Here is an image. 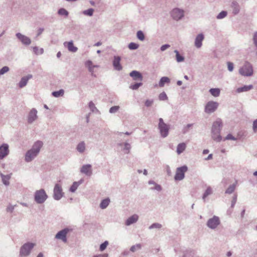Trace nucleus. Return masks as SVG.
I'll return each instance as SVG.
<instances>
[{
    "label": "nucleus",
    "mask_w": 257,
    "mask_h": 257,
    "mask_svg": "<svg viewBox=\"0 0 257 257\" xmlns=\"http://www.w3.org/2000/svg\"><path fill=\"white\" fill-rule=\"evenodd\" d=\"M225 140L235 141L236 140V138L233 137L231 134H229L227 135V136L225 137Z\"/></svg>",
    "instance_id": "55"
},
{
    "label": "nucleus",
    "mask_w": 257,
    "mask_h": 257,
    "mask_svg": "<svg viewBox=\"0 0 257 257\" xmlns=\"http://www.w3.org/2000/svg\"><path fill=\"white\" fill-rule=\"evenodd\" d=\"M9 146L7 144L4 143L0 146V160H3L9 154Z\"/></svg>",
    "instance_id": "13"
},
{
    "label": "nucleus",
    "mask_w": 257,
    "mask_h": 257,
    "mask_svg": "<svg viewBox=\"0 0 257 257\" xmlns=\"http://www.w3.org/2000/svg\"><path fill=\"white\" fill-rule=\"evenodd\" d=\"M158 128L160 130V133L163 138H166L169 134L170 130L169 125L164 122L162 118L159 119Z\"/></svg>",
    "instance_id": "4"
},
{
    "label": "nucleus",
    "mask_w": 257,
    "mask_h": 257,
    "mask_svg": "<svg viewBox=\"0 0 257 257\" xmlns=\"http://www.w3.org/2000/svg\"><path fill=\"white\" fill-rule=\"evenodd\" d=\"M47 198L48 196L43 189L37 190L35 193L34 199L38 204L43 203Z\"/></svg>",
    "instance_id": "6"
},
{
    "label": "nucleus",
    "mask_w": 257,
    "mask_h": 257,
    "mask_svg": "<svg viewBox=\"0 0 257 257\" xmlns=\"http://www.w3.org/2000/svg\"><path fill=\"white\" fill-rule=\"evenodd\" d=\"M58 14L59 15H61V16H64L65 17H67L68 16V14H69V13L68 12L65 10V9L64 8H61L58 11Z\"/></svg>",
    "instance_id": "38"
},
{
    "label": "nucleus",
    "mask_w": 257,
    "mask_h": 257,
    "mask_svg": "<svg viewBox=\"0 0 257 257\" xmlns=\"http://www.w3.org/2000/svg\"><path fill=\"white\" fill-rule=\"evenodd\" d=\"M96 257H107V254H102L95 255Z\"/></svg>",
    "instance_id": "64"
},
{
    "label": "nucleus",
    "mask_w": 257,
    "mask_h": 257,
    "mask_svg": "<svg viewBox=\"0 0 257 257\" xmlns=\"http://www.w3.org/2000/svg\"><path fill=\"white\" fill-rule=\"evenodd\" d=\"M38 118L37 110L35 108H32L29 113L28 116V122L32 123Z\"/></svg>",
    "instance_id": "17"
},
{
    "label": "nucleus",
    "mask_w": 257,
    "mask_h": 257,
    "mask_svg": "<svg viewBox=\"0 0 257 257\" xmlns=\"http://www.w3.org/2000/svg\"><path fill=\"white\" fill-rule=\"evenodd\" d=\"M139 44L134 42L130 43L128 45V48L130 50H136L139 48Z\"/></svg>",
    "instance_id": "41"
},
{
    "label": "nucleus",
    "mask_w": 257,
    "mask_h": 257,
    "mask_svg": "<svg viewBox=\"0 0 257 257\" xmlns=\"http://www.w3.org/2000/svg\"><path fill=\"white\" fill-rule=\"evenodd\" d=\"M252 129L254 132H257V119L253 121Z\"/></svg>",
    "instance_id": "56"
},
{
    "label": "nucleus",
    "mask_w": 257,
    "mask_h": 257,
    "mask_svg": "<svg viewBox=\"0 0 257 257\" xmlns=\"http://www.w3.org/2000/svg\"><path fill=\"white\" fill-rule=\"evenodd\" d=\"M131 145L128 143H125L124 144V148L123 150L125 154H128L131 149Z\"/></svg>",
    "instance_id": "42"
},
{
    "label": "nucleus",
    "mask_w": 257,
    "mask_h": 257,
    "mask_svg": "<svg viewBox=\"0 0 257 257\" xmlns=\"http://www.w3.org/2000/svg\"><path fill=\"white\" fill-rule=\"evenodd\" d=\"M108 244V242L107 241H105L104 242L101 243L99 247V249L100 251H103L107 247Z\"/></svg>",
    "instance_id": "49"
},
{
    "label": "nucleus",
    "mask_w": 257,
    "mask_h": 257,
    "mask_svg": "<svg viewBox=\"0 0 257 257\" xmlns=\"http://www.w3.org/2000/svg\"><path fill=\"white\" fill-rule=\"evenodd\" d=\"M222 126V122L220 118L213 123L211 128V135L212 138L215 141L219 142L222 140V137L220 136V131Z\"/></svg>",
    "instance_id": "2"
},
{
    "label": "nucleus",
    "mask_w": 257,
    "mask_h": 257,
    "mask_svg": "<svg viewBox=\"0 0 257 257\" xmlns=\"http://www.w3.org/2000/svg\"><path fill=\"white\" fill-rule=\"evenodd\" d=\"M121 57L119 56H114L112 61V65L114 69L117 71H120L122 69V66L120 64Z\"/></svg>",
    "instance_id": "16"
},
{
    "label": "nucleus",
    "mask_w": 257,
    "mask_h": 257,
    "mask_svg": "<svg viewBox=\"0 0 257 257\" xmlns=\"http://www.w3.org/2000/svg\"><path fill=\"white\" fill-rule=\"evenodd\" d=\"M231 8L232 11V13L234 15L238 14L240 11V6L239 4L236 1H233L231 3Z\"/></svg>",
    "instance_id": "22"
},
{
    "label": "nucleus",
    "mask_w": 257,
    "mask_h": 257,
    "mask_svg": "<svg viewBox=\"0 0 257 257\" xmlns=\"http://www.w3.org/2000/svg\"><path fill=\"white\" fill-rule=\"evenodd\" d=\"M154 187H151V190H156L158 191H160L162 190V187L161 185L156 183L155 185H154Z\"/></svg>",
    "instance_id": "51"
},
{
    "label": "nucleus",
    "mask_w": 257,
    "mask_h": 257,
    "mask_svg": "<svg viewBox=\"0 0 257 257\" xmlns=\"http://www.w3.org/2000/svg\"><path fill=\"white\" fill-rule=\"evenodd\" d=\"M35 245V243L30 242H28L24 244L21 247L20 255L21 256H26L29 255Z\"/></svg>",
    "instance_id": "5"
},
{
    "label": "nucleus",
    "mask_w": 257,
    "mask_h": 257,
    "mask_svg": "<svg viewBox=\"0 0 257 257\" xmlns=\"http://www.w3.org/2000/svg\"><path fill=\"white\" fill-rule=\"evenodd\" d=\"M239 73L244 76H251L253 74L252 65L248 62H245L243 66L239 69Z\"/></svg>",
    "instance_id": "3"
},
{
    "label": "nucleus",
    "mask_w": 257,
    "mask_h": 257,
    "mask_svg": "<svg viewBox=\"0 0 257 257\" xmlns=\"http://www.w3.org/2000/svg\"><path fill=\"white\" fill-rule=\"evenodd\" d=\"M166 171H167V174L169 176L171 175V174H172L170 168L169 166H167V167H166Z\"/></svg>",
    "instance_id": "62"
},
{
    "label": "nucleus",
    "mask_w": 257,
    "mask_h": 257,
    "mask_svg": "<svg viewBox=\"0 0 257 257\" xmlns=\"http://www.w3.org/2000/svg\"><path fill=\"white\" fill-rule=\"evenodd\" d=\"M237 201V195H234L231 201V207L233 208Z\"/></svg>",
    "instance_id": "53"
},
{
    "label": "nucleus",
    "mask_w": 257,
    "mask_h": 257,
    "mask_svg": "<svg viewBox=\"0 0 257 257\" xmlns=\"http://www.w3.org/2000/svg\"><path fill=\"white\" fill-rule=\"evenodd\" d=\"M80 172L87 176H91L92 174L91 165L86 164L83 165L80 169Z\"/></svg>",
    "instance_id": "15"
},
{
    "label": "nucleus",
    "mask_w": 257,
    "mask_h": 257,
    "mask_svg": "<svg viewBox=\"0 0 257 257\" xmlns=\"http://www.w3.org/2000/svg\"><path fill=\"white\" fill-rule=\"evenodd\" d=\"M64 91L63 89H60L58 91H53L52 92V95L55 97H58L62 96L64 94Z\"/></svg>",
    "instance_id": "36"
},
{
    "label": "nucleus",
    "mask_w": 257,
    "mask_h": 257,
    "mask_svg": "<svg viewBox=\"0 0 257 257\" xmlns=\"http://www.w3.org/2000/svg\"><path fill=\"white\" fill-rule=\"evenodd\" d=\"M43 31H44L43 28H39V29L38 30L37 36H39V35H40L42 34V33L43 32Z\"/></svg>",
    "instance_id": "63"
},
{
    "label": "nucleus",
    "mask_w": 257,
    "mask_h": 257,
    "mask_svg": "<svg viewBox=\"0 0 257 257\" xmlns=\"http://www.w3.org/2000/svg\"><path fill=\"white\" fill-rule=\"evenodd\" d=\"M252 88H253V86L252 85H244L242 87L238 88L236 89V91L238 93H240V92H242L248 91Z\"/></svg>",
    "instance_id": "25"
},
{
    "label": "nucleus",
    "mask_w": 257,
    "mask_h": 257,
    "mask_svg": "<svg viewBox=\"0 0 257 257\" xmlns=\"http://www.w3.org/2000/svg\"><path fill=\"white\" fill-rule=\"evenodd\" d=\"M67 44V48H68V50H69V51L74 53L77 51L78 48L74 46L73 41H71L68 42Z\"/></svg>",
    "instance_id": "29"
},
{
    "label": "nucleus",
    "mask_w": 257,
    "mask_h": 257,
    "mask_svg": "<svg viewBox=\"0 0 257 257\" xmlns=\"http://www.w3.org/2000/svg\"><path fill=\"white\" fill-rule=\"evenodd\" d=\"M210 93L214 97H217L219 95L220 93V90L219 88H211L209 90Z\"/></svg>",
    "instance_id": "31"
},
{
    "label": "nucleus",
    "mask_w": 257,
    "mask_h": 257,
    "mask_svg": "<svg viewBox=\"0 0 257 257\" xmlns=\"http://www.w3.org/2000/svg\"><path fill=\"white\" fill-rule=\"evenodd\" d=\"M227 68L229 71L232 72L233 70L234 65L233 63L230 62H227Z\"/></svg>",
    "instance_id": "50"
},
{
    "label": "nucleus",
    "mask_w": 257,
    "mask_h": 257,
    "mask_svg": "<svg viewBox=\"0 0 257 257\" xmlns=\"http://www.w3.org/2000/svg\"><path fill=\"white\" fill-rule=\"evenodd\" d=\"M227 13L226 11H222L216 16L217 19H222L226 17Z\"/></svg>",
    "instance_id": "40"
},
{
    "label": "nucleus",
    "mask_w": 257,
    "mask_h": 257,
    "mask_svg": "<svg viewBox=\"0 0 257 257\" xmlns=\"http://www.w3.org/2000/svg\"><path fill=\"white\" fill-rule=\"evenodd\" d=\"M109 202L110 199L109 198L103 199L100 203V207L103 209L106 208L108 206Z\"/></svg>",
    "instance_id": "30"
},
{
    "label": "nucleus",
    "mask_w": 257,
    "mask_h": 257,
    "mask_svg": "<svg viewBox=\"0 0 257 257\" xmlns=\"http://www.w3.org/2000/svg\"><path fill=\"white\" fill-rule=\"evenodd\" d=\"M204 39V35L202 33L199 34L195 39L194 45L197 48H200L202 45V41Z\"/></svg>",
    "instance_id": "18"
},
{
    "label": "nucleus",
    "mask_w": 257,
    "mask_h": 257,
    "mask_svg": "<svg viewBox=\"0 0 257 257\" xmlns=\"http://www.w3.org/2000/svg\"><path fill=\"white\" fill-rule=\"evenodd\" d=\"M220 223L219 218L216 216H213L212 218H210L207 222V226L212 229H215Z\"/></svg>",
    "instance_id": "9"
},
{
    "label": "nucleus",
    "mask_w": 257,
    "mask_h": 257,
    "mask_svg": "<svg viewBox=\"0 0 257 257\" xmlns=\"http://www.w3.org/2000/svg\"><path fill=\"white\" fill-rule=\"evenodd\" d=\"M218 103L217 102L210 101L207 102L205 107V112L207 113H211L214 112L218 106Z\"/></svg>",
    "instance_id": "10"
},
{
    "label": "nucleus",
    "mask_w": 257,
    "mask_h": 257,
    "mask_svg": "<svg viewBox=\"0 0 257 257\" xmlns=\"http://www.w3.org/2000/svg\"><path fill=\"white\" fill-rule=\"evenodd\" d=\"M170 47V45H169V44H165V45H162L161 47L160 50H161V51H164L165 50H166V49L169 48Z\"/></svg>",
    "instance_id": "58"
},
{
    "label": "nucleus",
    "mask_w": 257,
    "mask_h": 257,
    "mask_svg": "<svg viewBox=\"0 0 257 257\" xmlns=\"http://www.w3.org/2000/svg\"><path fill=\"white\" fill-rule=\"evenodd\" d=\"M130 76L133 78L134 80H139L142 81L143 79V75L141 72L137 70H133L130 73Z\"/></svg>",
    "instance_id": "19"
},
{
    "label": "nucleus",
    "mask_w": 257,
    "mask_h": 257,
    "mask_svg": "<svg viewBox=\"0 0 257 257\" xmlns=\"http://www.w3.org/2000/svg\"><path fill=\"white\" fill-rule=\"evenodd\" d=\"M170 83V79L169 77L164 76L162 77L159 82V85L160 87L164 86L165 83L169 84Z\"/></svg>",
    "instance_id": "26"
},
{
    "label": "nucleus",
    "mask_w": 257,
    "mask_h": 257,
    "mask_svg": "<svg viewBox=\"0 0 257 257\" xmlns=\"http://www.w3.org/2000/svg\"><path fill=\"white\" fill-rule=\"evenodd\" d=\"M89 107L90 109L92 110V111H94V109H96V108L95 106V105L92 101L89 102Z\"/></svg>",
    "instance_id": "57"
},
{
    "label": "nucleus",
    "mask_w": 257,
    "mask_h": 257,
    "mask_svg": "<svg viewBox=\"0 0 257 257\" xmlns=\"http://www.w3.org/2000/svg\"><path fill=\"white\" fill-rule=\"evenodd\" d=\"M141 247H142L141 244L140 243H138V244H137L136 245L132 246L130 248V250L132 252H135L136 251L137 249H141Z\"/></svg>",
    "instance_id": "45"
},
{
    "label": "nucleus",
    "mask_w": 257,
    "mask_h": 257,
    "mask_svg": "<svg viewBox=\"0 0 257 257\" xmlns=\"http://www.w3.org/2000/svg\"><path fill=\"white\" fill-rule=\"evenodd\" d=\"M253 40L254 44H255V46L257 48V32L254 33Z\"/></svg>",
    "instance_id": "61"
},
{
    "label": "nucleus",
    "mask_w": 257,
    "mask_h": 257,
    "mask_svg": "<svg viewBox=\"0 0 257 257\" xmlns=\"http://www.w3.org/2000/svg\"><path fill=\"white\" fill-rule=\"evenodd\" d=\"M85 144L83 141L80 142L76 147L77 151L80 153H84L85 150Z\"/></svg>",
    "instance_id": "27"
},
{
    "label": "nucleus",
    "mask_w": 257,
    "mask_h": 257,
    "mask_svg": "<svg viewBox=\"0 0 257 257\" xmlns=\"http://www.w3.org/2000/svg\"><path fill=\"white\" fill-rule=\"evenodd\" d=\"M154 102V101L153 99H147L146 101H145V105L147 106V107H150V106H151L153 104Z\"/></svg>",
    "instance_id": "54"
},
{
    "label": "nucleus",
    "mask_w": 257,
    "mask_h": 257,
    "mask_svg": "<svg viewBox=\"0 0 257 257\" xmlns=\"http://www.w3.org/2000/svg\"><path fill=\"white\" fill-rule=\"evenodd\" d=\"M119 108V106H113L110 108L109 112L110 113H114L116 112Z\"/></svg>",
    "instance_id": "47"
},
{
    "label": "nucleus",
    "mask_w": 257,
    "mask_h": 257,
    "mask_svg": "<svg viewBox=\"0 0 257 257\" xmlns=\"http://www.w3.org/2000/svg\"><path fill=\"white\" fill-rule=\"evenodd\" d=\"M143 85V83L142 82H138L134 84L131 85L130 86V88L133 90H137L140 86Z\"/></svg>",
    "instance_id": "39"
},
{
    "label": "nucleus",
    "mask_w": 257,
    "mask_h": 257,
    "mask_svg": "<svg viewBox=\"0 0 257 257\" xmlns=\"http://www.w3.org/2000/svg\"><path fill=\"white\" fill-rule=\"evenodd\" d=\"M16 36L23 45L28 46L31 44V40L27 36L20 33H17Z\"/></svg>",
    "instance_id": "14"
},
{
    "label": "nucleus",
    "mask_w": 257,
    "mask_h": 257,
    "mask_svg": "<svg viewBox=\"0 0 257 257\" xmlns=\"http://www.w3.org/2000/svg\"><path fill=\"white\" fill-rule=\"evenodd\" d=\"M10 69L8 66H4L0 69V76L4 74L5 73L8 72L9 71Z\"/></svg>",
    "instance_id": "48"
},
{
    "label": "nucleus",
    "mask_w": 257,
    "mask_h": 257,
    "mask_svg": "<svg viewBox=\"0 0 257 257\" xmlns=\"http://www.w3.org/2000/svg\"><path fill=\"white\" fill-rule=\"evenodd\" d=\"M212 194V188L209 186L207 187L205 192L204 193L202 198L205 201V199L209 195Z\"/></svg>",
    "instance_id": "32"
},
{
    "label": "nucleus",
    "mask_w": 257,
    "mask_h": 257,
    "mask_svg": "<svg viewBox=\"0 0 257 257\" xmlns=\"http://www.w3.org/2000/svg\"><path fill=\"white\" fill-rule=\"evenodd\" d=\"M2 178V182L6 186H8L10 184L9 180L11 178V175H5L3 173L0 174Z\"/></svg>",
    "instance_id": "24"
},
{
    "label": "nucleus",
    "mask_w": 257,
    "mask_h": 257,
    "mask_svg": "<svg viewBox=\"0 0 257 257\" xmlns=\"http://www.w3.org/2000/svg\"><path fill=\"white\" fill-rule=\"evenodd\" d=\"M236 183L230 185L225 191V193L229 194L232 193L235 190L236 187Z\"/></svg>",
    "instance_id": "33"
},
{
    "label": "nucleus",
    "mask_w": 257,
    "mask_h": 257,
    "mask_svg": "<svg viewBox=\"0 0 257 257\" xmlns=\"http://www.w3.org/2000/svg\"><path fill=\"white\" fill-rule=\"evenodd\" d=\"M94 12V10L92 8H90L87 10L84 11L83 13L85 15L92 16Z\"/></svg>",
    "instance_id": "44"
},
{
    "label": "nucleus",
    "mask_w": 257,
    "mask_h": 257,
    "mask_svg": "<svg viewBox=\"0 0 257 257\" xmlns=\"http://www.w3.org/2000/svg\"><path fill=\"white\" fill-rule=\"evenodd\" d=\"M193 125L192 123L188 124L183 130V133L186 134L188 132V129Z\"/></svg>",
    "instance_id": "52"
},
{
    "label": "nucleus",
    "mask_w": 257,
    "mask_h": 257,
    "mask_svg": "<svg viewBox=\"0 0 257 257\" xmlns=\"http://www.w3.org/2000/svg\"><path fill=\"white\" fill-rule=\"evenodd\" d=\"M70 229L68 228H65L58 231L55 235V238L56 239L61 240L63 242L66 243L67 241V234L70 231Z\"/></svg>",
    "instance_id": "8"
},
{
    "label": "nucleus",
    "mask_w": 257,
    "mask_h": 257,
    "mask_svg": "<svg viewBox=\"0 0 257 257\" xmlns=\"http://www.w3.org/2000/svg\"><path fill=\"white\" fill-rule=\"evenodd\" d=\"M171 14L174 20L178 21L184 17V11L178 8H175L172 11Z\"/></svg>",
    "instance_id": "12"
},
{
    "label": "nucleus",
    "mask_w": 257,
    "mask_h": 257,
    "mask_svg": "<svg viewBox=\"0 0 257 257\" xmlns=\"http://www.w3.org/2000/svg\"><path fill=\"white\" fill-rule=\"evenodd\" d=\"M33 52L36 55L42 54L44 53V49L43 48L39 49L38 47L35 46L32 47Z\"/></svg>",
    "instance_id": "37"
},
{
    "label": "nucleus",
    "mask_w": 257,
    "mask_h": 257,
    "mask_svg": "<svg viewBox=\"0 0 257 257\" xmlns=\"http://www.w3.org/2000/svg\"><path fill=\"white\" fill-rule=\"evenodd\" d=\"M162 227V225L159 223H154L149 227L150 229L154 228L160 229Z\"/></svg>",
    "instance_id": "43"
},
{
    "label": "nucleus",
    "mask_w": 257,
    "mask_h": 257,
    "mask_svg": "<svg viewBox=\"0 0 257 257\" xmlns=\"http://www.w3.org/2000/svg\"><path fill=\"white\" fill-rule=\"evenodd\" d=\"M139 219V216L137 214H134L128 217L125 221V225L127 226L131 225V224L136 223Z\"/></svg>",
    "instance_id": "21"
},
{
    "label": "nucleus",
    "mask_w": 257,
    "mask_h": 257,
    "mask_svg": "<svg viewBox=\"0 0 257 257\" xmlns=\"http://www.w3.org/2000/svg\"><path fill=\"white\" fill-rule=\"evenodd\" d=\"M63 196L61 186L56 184L53 190V198L56 200H59Z\"/></svg>",
    "instance_id": "11"
},
{
    "label": "nucleus",
    "mask_w": 257,
    "mask_h": 257,
    "mask_svg": "<svg viewBox=\"0 0 257 257\" xmlns=\"http://www.w3.org/2000/svg\"><path fill=\"white\" fill-rule=\"evenodd\" d=\"M85 65L86 67L89 68L91 67L92 66H93L92 62L91 60H87L86 61Z\"/></svg>",
    "instance_id": "59"
},
{
    "label": "nucleus",
    "mask_w": 257,
    "mask_h": 257,
    "mask_svg": "<svg viewBox=\"0 0 257 257\" xmlns=\"http://www.w3.org/2000/svg\"><path fill=\"white\" fill-rule=\"evenodd\" d=\"M174 52L176 53V61L178 62H181L184 61L185 59L184 57L179 54V51L178 50H175L174 51Z\"/></svg>",
    "instance_id": "34"
},
{
    "label": "nucleus",
    "mask_w": 257,
    "mask_h": 257,
    "mask_svg": "<svg viewBox=\"0 0 257 257\" xmlns=\"http://www.w3.org/2000/svg\"><path fill=\"white\" fill-rule=\"evenodd\" d=\"M83 182V180L82 179H81L78 182H73V184L71 185L69 189V191L71 192H74L78 186L82 183Z\"/></svg>",
    "instance_id": "23"
},
{
    "label": "nucleus",
    "mask_w": 257,
    "mask_h": 257,
    "mask_svg": "<svg viewBox=\"0 0 257 257\" xmlns=\"http://www.w3.org/2000/svg\"><path fill=\"white\" fill-rule=\"evenodd\" d=\"M137 37L139 40H140L141 41H143L145 39V35H144L143 32L141 30L138 31L137 32Z\"/></svg>",
    "instance_id": "35"
},
{
    "label": "nucleus",
    "mask_w": 257,
    "mask_h": 257,
    "mask_svg": "<svg viewBox=\"0 0 257 257\" xmlns=\"http://www.w3.org/2000/svg\"><path fill=\"white\" fill-rule=\"evenodd\" d=\"M159 99L160 100H166L168 99V97L166 93L165 92H163L159 94Z\"/></svg>",
    "instance_id": "46"
},
{
    "label": "nucleus",
    "mask_w": 257,
    "mask_h": 257,
    "mask_svg": "<svg viewBox=\"0 0 257 257\" xmlns=\"http://www.w3.org/2000/svg\"><path fill=\"white\" fill-rule=\"evenodd\" d=\"M43 143L41 141H36L33 145L32 148L28 150L25 154V161L30 162L33 160L40 153Z\"/></svg>",
    "instance_id": "1"
},
{
    "label": "nucleus",
    "mask_w": 257,
    "mask_h": 257,
    "mask_svg": "<svg viewBox=\"0 0 257 257\" xmlns=\"http://www.w3.org/2000/svg\"><path fill=\"white\" fill-rule=\"evenodd\" d=\"M188 170V167L186 165L178 167L176 169V174L174 179L176 181H180L183 180L185 177V173Z\"/></svg>",
    "instance_id": "7"
},
{
    "label": "nucleus",
    "mask_w": 257,
    "mask_h": 257,
    "mask_svg": "<svg viewBox=\"0 0 257 257\" xmlns=\"http://www.w3.org/2000/svg\"><path fill=\"white\" fill-rule=\"evenodd\" d=\"M186 148V145L184 143H180L177 147V153L178 154H180L183 153Z\"/></svg>",
    "instance_id": "28"
},
{
    "label": "nucleus",
    "mask_w": 257,
    "mask_h": 257,
    "mask_svg": "<svg viewBox=\"0 0 257 257\" xmlns=\"http://www.w3.org/2000/svg\"><path fill=\"white\" fill-rule=\"evenodd\" d=\"M14 209V206L9 205L7 208V211L8 212H12Z\"/></svg>",
    "instance_id": "60"
},
{
    "label": "nucleus",
    "mask_w": 257,
    "mask_h": 257,
    "mask_svg": "<svg viewBox=\"0 0 257 257\" xmlns=\"http://www.w3.org/2000/svg\"><path fill=\"white\" fill-rule=\"evenodd\" d=\"M32 78V75L31 74H29L26 76L23 77L19 83V87L23 88L25 87L27 85L28 80Z\"/></svg>",
    "instance_id": "20"
}]
</instances>
